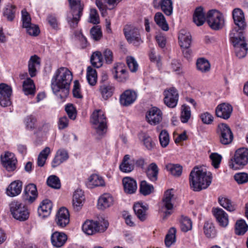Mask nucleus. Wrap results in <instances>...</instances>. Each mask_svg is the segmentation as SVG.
<instances>
[{
    "label": "nucleus",
    "instance_id": "nucleus-1",
    "mask_svg": "<svg viewBox=\"0 0 248 248\" xmlns=\"http://www.w3.org/2000/svg\"><path fill=\"white\" fill-rule=\"evenodd\" d=\"M72 79V73L68 68L62 67L58 69L51 80L53 93L61 99L66 98L69 93L70 85Z\"/></svg>",
    "mask_w": 248,
    "mask_h": 248
},
{
    "label": "nucleus",
    "instance_id": "nucleus-2",
    "mask_svg": "<svg viewBox=\"0 0 248 248\" xmlns=\"http://www.w3.org/2000/svg\"><path fill=\"white\" fill-rule=\"evenodd\" d=\"M212 182L211 173L199 168H194L189 175L190 186L195 191L207 188Z\"/></svg>",
    "mask_w": 248,
    "mask_h": 248
},
{
    "label": "nucleus",
    "instance_id": "nucleus-3",
    "mask_svg": "<svg viewBox=\"0 0 248 248\" xmlns=\"http://www.w3.org/2000/svg\"><path fill=\"white\" fill-rule=\"evenodd\" d=\"M230 35L236 56L239 58L245 57L247 53L248 47L242 31H238L237 28H234L232 30Z\"/></svg>",
    "mask_w": 248,
    "mask_h": 248
},
{
    "label": "nucleus",
    "instance_id": "nucleus-4",
    "mask_svg": "<svg viewBox=\"0 0 248 248\" xmlns=\"http://www.w3.org/2000/svg\"><path fill=\"white\" fill-rule=\"evenodd\" d=\"M70 11L67 17V21L72 28L77 27L82 15L84 5L81 0H68Z\"/></svg>",
    "mask_w": 248,
    "mask_h": 248
},
{
    "label": "nucleus",
    "instance_id": "nucleus-5",
    "mask_svg": "<svg viewBox=\"0 0 248 248\" xmlns=\"http://www.w3.org/2000/svg\"><path fill=\"white\" fill-rule=\"evenodd\" d=\"M108 225V220L101 217L98 221H86L82 225V230L88 235H93L97 233L105 232Z\"/></svg>",
    "mask_w": 248,
    "mask_h": 248
},
{
    "label": "nucleus",
    "instance_id": "nucleus-6",
    "mask_svg": "<svg viewBox=\"0 0 248 248\" xmlns=\"http://www.w3.org/2000/svg\"><path fill=\"white\" fill-rule=\"evenodd\" d=\"M91 123L95 129L96 133L100 136H103L107 132V121L104 112L101 110L94 111L91 115Z\"/></svg>",
    "mask_w": 248,
    "mask_h": 248
},
{
    "label": "nucleus",
    "instance_id": "nucleus-7",
    "mask_svg": "<svg viewBox=\"0 0 248 248\" xmlns=\"http://www.w3.org/2000/svg\"><path fill=\"white\" fill-rule=\"evenodd\" d=\"M248 163V149L241 148L237 149L229 162L231 168L236 170L243 168Z\"/></svg>",
    "mask_w": 248,
    "mask_h": 248
},
{
    "label": "nucleus",
    "instance_id": "nucleus-8",
    "mask_svg": "<svg viewBox=\"0 0 248 248\" xmlns=\"http://www.w3.org/2000/svg\"><path fill=\"white\" fill-rule=\"evenodd\" d=\"M10 211L13 217L20 221L27 220L29 217V212L27 207L22 203L14 201L9 204Z\"/></svg>",
    "mask_w": 248,
    "mask_h": 248
},
{
    "label": "nucleus",
    "instance_id": "nucleus-9",
    "mask_svg": "<svg viewBox=\"0 0 248 248\" xmlns=\"http://www.w3.org/2000/svg\"><path fill=\"white\" fill-rule=\"evenodd\" d=\"M206 20L211 28L214 30H219L224 25L223 15L216 10H211L208 12Z\"/></svg>",
    "mask_w": 248,
    "mask_h": 248
},
{
    "label": "nucleus",
    "instance_id": "nucleus-10",
    "mask_svg": "<svg viewBox=\"0 0 248 248\" xmlns=\"http://www.w3.org/2000/svg\"><path fill=\"white\" fill-rule=\"evenodd\" d=\"M124 32L129 43L138 46L142 43L139 30L136 27L126 25L124 29Z\"/></svg>",
    "mask_w": 248,
    "mask_h": 248
},
{
    "label": "nucleus",
    "instance_id": "nucleus-11",
    "mask_svg": "<svg viewBox=\"0 0 248 248\" xmlns=\"http://www.w3.org/2000/svg\"><path fill=\"white\" fill-rule=\"evenodd\" d=\"M174 197L173 189H168L165 191L164 197L162 200L161 206L160 210L164 214L163 219L167 218L172 214L173 205L172 199Z\"/></svg>",
    "mask_w": 248,
    "mask_h": 248
},
{
    "label": "nucleus",
    "instance_id": "nucleus-12",
    "mask_svg": "<svg viewBox=\"0 0 248 248\" xmlns=\"http://www.w3.org/2000/svg\"><path fill=\"white\" fill-rule=\"evenodd\" d=\"M217 133L220 142L224 145L232 143L233 139V134L229 126L225 124H219L217 127Z\"/></svg>",
    "mask_w": 248,
    "mask_h": 248
},
{
    "label": "nucleus",
    "instance_id": "nucleus-13",
    "mask_svg": "<svg viewBox=\"0 0 248 248\" xmlns=\"http://www.w3.org/2000/svg\"><path fill=\"white\" fill-rule=\"evenodd\" d=\"M12 89L11 86L5 83L0 84V105L6 107L11 105V100Z\"/></svg>",
    "mask_w": 248,
    "mask_h": 248
},
{
    "label": "nucleus",
    "instance_id": "nucleus-14",
    "mask_svg": "<svg viewBox=\"0 0 248 248\" xmlns=\"http://www.w3.org/2000/svg\"><path fill=\"white\" fill-rule=\"evenodd\" d=\"M164 102L168 107L175 108L178 103L179 94L176 89L171 88L164 92Z\"/></svg>",
    "mask_w": 248,
    "mask_h": 248
},
{
    "label": "nucleus",
    "instance_id": "nucleus-15",
    "mask_svg": "<svg viewBox=\"0 0 248 248\" xmlns=\"http://www.w3.org/2000/svg\"><path fill=\"white\" fill-rule=\"evenodd\" d=\"M146 118L150 124L156 125L162 120V113L158 108L152 107L147 111Z\"/></svg>",
    "mask_w": 248,
    "mask_h": 248
},
{
    "label": "nucleus",
    "instance_id": "nucleus-16",
    "mask_svg": "<svg viewBox=\"0 0 248 248\" xmlns=\"http://www.w3.org/2000/svg\"><path fill=\"white\" fill-rule=\"evenodd\" d=\"M153 6L156 9L160 8L167 16L172 14L173 7L171 0H154Z\"/></svg>",
    "mask_w": 248,
    "mask_h": 248
},
{
    "label": "nucleus",
    "instance_id": "nucleus-17",
    "mask_svg": "<svg viewBox=\"0 0 248 248\" xmlns=\"http://www.w3.org/2000/svg\"><path fill=\"white\" fill-rule=\"evenodd\" d=\"M232 111V106L226 103L218 105L216 108L217 116L225 120H227L230 117Z\"/></svg>",
    "mask_w": 248,
    "mask_h": 248
},
{
    "label": "nucleus",
    "instance_id": "nucleus-18",
    "mask_svg": "<svg viewBox=\"0 0 248 248\" xmlns=\"http://www.w3.org/2000/svg\"><path fill=\"white\" fill-rule=\"evenodd\" d=\"M232 17L235 25L239 28L237 30L238 31H241L244 30L246 26L244 15L242 10L239 8L234 9L232 12Z\"/></svg>",
    "mask_w": 248,
    "mask_h": 248
},
{
    "label": "nucleus",
    "instance_id": "nucleus-19",
    "mask_svg": "<svg viewBox=\"0 0 248 248\" xmlns=\"http://www.w3.org/2000/svg\"><path fill=\"white\" fill-rule=\"evenodd\" d=\"M212 212L220 226H227L229 224L228 215L223 209L219 208L213 209Z\"/></svg>",
    "mask_w": 248,
    "mask_h": 248
},
{
    "label": "nucleus",
    "instance_id": "nucleus-20",
    "mask_svg": "<svg viewBox=\"0 0 248 248\" xmlns=\"http://www.w3.org/2000/svg\"><path fill=\"white\" fill-rule=\"evenodd\" d=\"M137 97L136 92L131 90H126L120 96V103L124 106H129L135 101Z\"/></svg>",
    "mask_w": 248,
    "mask_h": 248
},
{
    "label": "nucleus",
    "instance_id": "nucleus-21",
    "mask_svg": "<svg viewBox=\"0 0 248 248\" xmlns=\"http://www.w3.org/2000/svg\"><path fill=\"white\" fill-rule=\"evenodd\" d=\"M56 220L58 226L65 227L69 223V213L65 207L61 208L56 215Z\"/></svg>",
    "mask_w": 248,
    "mask_h": 248
},
{
    "label": "nucleus",
    "instance_id": "nucleus-22",
    "mask_svg": "<svg viewBox=\"0 0 248 248\" xmlns=\"http://www.w3.org/2000/svg\"><path fill=\"white\" fill-rule=\"evenodd\" d=\"M85 201L83 192L81 189H77L73 196L72 205L75 211H79L82 208Z\"/></svg>",
    "mask_w": 248,
    "mask_h": 248
},
{
    "label": "nucleus",
    "instance_id": "nucleus-23",
    "mask_svg": "<svg viewBox=\"0 0 248 248\" xmlns=\"http://www.w3.org/2000/svg\"><path fill=\"white\" fill-rule=\"evenodd\" d=\"M67 235L62 232H55L51 235V242L53 247L61 248L66 243Z\"/></svg>",
    "mask_w": 248,
    "mask_h": 248
},
{
    "label": "nucleus",
    "instance_id": "nucleus-24",
    "mask_svg": "<svg viewBox=\"0 0 248 248\" xmlns=\"http://www.w3.org/2000/svg\"><path fill=\"white\" fill-rule=\"evenodd\" d=\"M135 167V159L131 158L129 155H126L124 156L122 163L119 166L120 170L125 173L132 171Z\"/></svg>",
    "mask_w": 248,
    "mask_h": 248
},
{
    "label": "nucleus",
    "instance_id": "nucleus-25",
    "mask_svg": "<svg viewBox=\"0 0 248 248\" xmlns=\"http://www.w3.org/2000/svg\"><path fill=\"white\" fill-rule=\"evenodd\" d=\"M1 161L3 166L8 171L14 170L16 168V159L13 154L10 153H6L4 156L1 158Z\"/></svg>",
    "mask_w": 248,
    "mask_h": 248
},
{
    "label": "nucleus",
    "instance_id": "nucleus-26",
    "mask_svg": "<svg viewBox=\"0 0 248 248\" xmlns=\"http://www.w3.org/2000/svg\"><path fill=\"white\" fill-rule=\"evenodd\" d=\"M113 202V198L110 194L104 193L98 200V208L101 210H104L112 205Z\"/></svg>",
    "mask_w": 248,
    "mask_h": 248
},
{
    "label": "nucleus",
    "instance_id": "nucleus-27",
    "mask_svg": "<svg viewBox=\"0 0 248 248\" xmlns=\"http://www.w3.org/2000/svg\"><path fill=\"white\" fill-rule=\"evenodd\" d=\"M24 199L26 201L31 203L34 201L37 196V190L36 185L30 184L27 185L24 189Z\"/></svg>",
    "mask_w": 248,
    "mask_h": 248
},
{
    "label": "nucleus",
    "instance_id": "nucleus-28",
    "mask_svg": "<svg viewBox=\"0 0 248 248\" xmlns=\"http://www.w3.org/2000/svg\"><path fill=\"white\" fill-rule=\"evenodd\" d=\"M68 158L69 155L66 150L63 149H60L58 150L52 161V167H57L62 162L67 160Z\"/></svg>",
    "mask_w": 248,
    "mask_h": 248
},
{
    "label": "nucleus",
    "instance_id": "nucleus-29",
    "mask_svg": "<svg viewBox=\"0 0 248 248\" xmlns=\"http://www.w3.org/2000/svg\"><path fill=\"white\" fill-rule=\"evenodd\" d=\"M134 212L137 217L141 221L145 220L147 218V211L148 209L147 205H144L142 203L138 202L133 206Z\"/></svg>",
    "mask_w": 248,
    "mask_h": 248
},
{
    "label": "nucleus",
    "instance_id": "nucleus-30",
    "mask_svg": "<svg viewBox=\"0 0 248 248\" xmlns=\"http://www.w3.org/2000/svg\"><path fill=\"white\" fill-rule=\"evenodd\" d=\"M123 64L121 63L116 64L114 67L115 70L114 77L119 82H125L128 77L127 71L123 68Z\"/></svg>",
    "mask_w": 248,
    "mask_h": 248
},
{
    "label": "nucleus",
    "instance_id": "nucleus-31",
    "mask_svg": "<svg viewBox=\"0 0 248 248\" xmlns=\"http://www.w3.org/2000/svg\"><path fill=\"white\" fill-rule=\"evenodd\" d=\"M22 183L20 181H15L12 182L7 188V194L11 197H15L19 195L22 190Z\"/></svg>",
    "mask_w": 248,
    "mask_h": 248
},
{
    "label": "nucleus",
    "instance_id": "nucleus-32",
    "mask_svg": "<svg viewBox=\"0 0 248 248\" xmlns=\"http://www.w3.org/2000/svg\"><path fill=\"white\" fill-rule=\"evenodd\" d=\"M124 190L128 194H133L137 189L136 181L130 177H124L123 179Z\"/></svg>",
    "mask_w": 248,
    "mask_h": 248
},
{
    "label": "nucleus",
    "instance_id": "nucleus-33",
    "mask_svg": "<svg viewBox=\"0 0 248 248\" xmlns=\"http://www.w3.org/2000/svg\"><path fill=\"white\" fill-rule=\"evenodd\" d=\"M52 203L48 200H44L38 209L39 216L45 217L48 216L51 211Z\"/></svg>",
    "mask_w": 248,
    "mask_h": 248
},
{
    "label": "nucleus",
    "instance_id": "nucleus-34",
    "mask_svg": "<svg viewBox=\"0 0 248 248\" xmlns=\"http://www.w3.org/2000/svg\"><path fill=\"white\" fill-rule=\"evenodd\" d=\"M178 39L181 47H189L191 42V36L190 33L185 30L180 31Z\"/></svg>",
    "mask_w": 248,
    "mask_h": 248
},
{
    "label": "nucleus",
    "instance_id": "nucleus-35",
    "mask_svg": "<svg viewBox=\"0 0 248 248\" xmlns=\"http://www.w3.org/2000/svg\"><path fill=\"white\" fill-rule=\"evenodd\" d=\"M206 19V17H205L203 8L201 6L197 7L193 14V22L198 26H200L203 24Z\"/></svg>",
    "mask_w": 248,
    "mask_h": 248
},
{
    "label": "nucleus",
    "instance_id": "nucleus-36",
    "mask_svg": "<svg viewBox=\"0 0 248 248\" xmlns=\"http://www.w3.org/2000/svg\"><path fill=\"white\" fill-rule=\"evenodd\" d=\"M40 64V58L34 55L31 57L28 62L29 73L31 77L36 75V67Z\"/></svg>",
    "mask_w": 248,
    "mask_h": 248
},
{
    "label": "nucleus",
    "instance_id": "nucleus-37",
    "mask_svg": "<svg viewBox=\"0 0 248 248\" xmlns=\"http://www.w3.org/2000/svg\"><path fill=\"white\" fill-rule=\"evenodd\" d=\"M88 186L92 188L95 186H105V182L102 177L97 174H92L88 178Z\"/></svg>",
    "mask_w": 248,
    "mask_h": 248
},
{
    "label": "nucleus",
    "instance_id": "nucleus-38",
    "mask_svg": "<svg viewBox=\"0 0 248 248\" xmlns=\"http://www.w3.org/2000/svg\"><path fill=\"white\" fill-rule=\"evenodd\" d=\"M197 69L202 73H207L210 70L211 65L209 62L204 58L197 59L196 62Z\"/></svg>",
    "mask_w": 248,
    "mask_h": 248
},
{
    "label": "nucleus",
    "instance_id": "nucleus-39",
    "mask_svg": "<svg viewBox=\"0 0 248 248\" xmlns=\"http://www.w3.org/2000/svg\"><path fill=\"white\" fill-rule=\"evenodd\" d=\"M159 169L155 163H151L147 170V175L148 178L152 182H155L157 180V176Z\"/></svg>",
    "mask_w": 248,
    "mask_h": 248
},
{
    "label": "nucleus",
    "instance_id": "nucleus-40",
    "mask_svg": "<svg viewBox=\"0 0 248 248\" xmlns=\"http://www.w3.org/2000/svg\"><path fill=\"white\" fill-rule=\"evenodd\" d=\"M154 19L156 24L162 30L164 31H167L169 30V25L167 23L164 16L161 13H156Z\"/></svg>",
    "mask_w": 248,
    "mask_h": 248
},
{
    "label": "nucleus",
    "instance_id": "nucleus-41",
    "mask_svg": "<svg viewBox=\"0 0 248 248\" xmlns=\"http://www.w3.org/2000/svg\"><path fill=\"white\" fill-rule=\"evenodd\" d=\"M23 91L26 95H34L35 93V85L33 80L28 78L23 83Z\"/></svg>",
    "mask_w": 248,
    "mask_h": 248
},
{
    "label": "nucleus",
    "instance_id": "nucleus-42",
    "mask_svg": "<svg viewBox=\"0 0 248 248\" xmlns=\"http://www.w3.org/2000/svg\"><path fill=\"white\" fill-rule=\"evenodd\" d=\"M203 232L207 238H214L216 234V232L213 223L209 221L204 222L203 227Z\"/></svg>",
    "mask_w": 248,
    "mask_h": 248
},
{
    "label": "nucleus",
    "instance_id": "nucleus-43",
    "mask_svg": "<svg viewBox=\"0 0 248 248\" xmlns=\"http://www.w3.org/2000/svg\"><path fill=\"white\" fill-rule=\"evenodd\" d=\"M91 62L94 67L99 68L102 66L103 63L102 53L100 51L94 52L91 57Z\"/></svg>",
    "mask_w": 248,
    "mask_h": 248
},
{
    "label": "nucleus",
    "instance_id": "nucleus-44",
    "mask_svg": "<svg viewBox=\"0 0 248 248\" xmlns=\"http://www.w3.org/2000/svg\"><path fill=\"white\" fill-rule=\"evenodd\" d=\"M218 202L220 205L230 212L234 211L236 209V204L228 198H219Z\"/></svg>",
    "mask_w": 248,
    "mask_h": 248
},
{
    "label": "nucleus",
    "instance_id": "nucleus-45",
    "mask_svg": "<svg viewBox=\"0 0 248 248\" xmlns=\"http://www.w3.org/2000/svg\"><path fill=\"white\" fill-rule=\"evenodd\" d=\"M176 230L175 228L172 227L169 230L165 239V243L167 247H170L172 244L175 243L176 241Z\"/></svg>",
    "mask_w": 248,
    "mask_h": 248
},
{
    "label": "nucleus",
    "instance_id": "nucleus-46",
    "mask_svg": "<svg viewBox=\"0 0 248 248\" xmlns=\"http://www.w3.org/2000/svg\"><path fill=\"white\" fill-rule=\"evenodd\" d=\"M166 169L172 175L175 177L180 176L182 172V167L177 164H168L166 166Z\"/></svg>",
    "mask_w": 248,
    "mask_h": 248
},
{
    "label": "nucleus",
    "instance_id": "nucleus-47",
    "mask_svg": "<svg viewBox=\"0 0 248 248\" xmlns=\"http://www.w3.org/2000/svg\"><path fill=\"white\" fill-rule=\"evenodd\" d=\"M140 191L141 194L147 196L154 192V187L153 185L148 184L146 181H142L140 182Z\"/></svg>",
    "mask_w": 248,
    "mask_h": 248
},
{
    "label": "nucleus",
    "instance_id": "nucleus-48",
    "mask_svg": "<svg viewBox=\"0 0 248 248\" xmlns=\"http://www.w3.org/2000/svg\"><path fill=\"white\" fill-rule=\"evenodd\" d=\"M87 79L91 86L95 85L97 82V73L91 66H88L87 69Z\"/></svg>",
    "mask_w": 248,
    "mask_h": 248
},
{
    "label": "nucleus",
    "instance_id": "nucleus-49",
    "mask_svg": "<svg viewBox=\"0 0 248 248\" xmlns=\"http://www.w3.org/2000/svg\"><path fill=\"white\" fill-rule=\"evenodd\" d=\"M248 230V225L242 219L238 220L235 225V233L237 235H243Z\"/></svg>",
    "mask_w": 248,
    "mask_h": 248
},
{
    "label": "nucleus",
    "instance_id": "nucleus-50",
    "mask_svg": "<svg viewBox=\"0 0 248 248\" xmlns=\"http://www.w3.org/2000/svg\"><path fill=\"white\" fill-rule=\"evenodd\" d=\"M113 91L114 87L110 85H103L100 87V91L102 97L105 99H107L108 98L111 96Z\"/></svg>",
    "mask_w": 248,
    "mask_h": 248
},
{
    "label": "nucleus",
    "instance_id": "nucleus-51",
    "mask_svg": "<svg viewBox=\"0 0 248 248\" xmlns=\"http://www.w3.org/2000/svg\"><path fill=\"white\" fill-rule=\"evenodd\" d=\"M46 183L49 186L56 189H60L61 186L60 179L54 175H50L48 177Z\"/></svg>",
    "mask_w": 248,
    "mask_h": 248
},
{
    "label": "nucleus",
    "instance_id": "nucleus-52",
    "mask_svg": "<svg viewBox=\"0 0 248 248\" xmlns=\"http://www.w3.org/2000/svg\"><path fill=\"white\" fill-rule=\"evenodd\" d=\"M191 116V111L190 108L186 105H183L181 107V113L180 119L181 122L186 123L188 122Z\"/></svg>",
    "mask_w": 248,
    "mask_h": 248
},
{
    "label": "nucleus",
    "instance_id": "nucleus-53",
    "mask_svg": "<svg viewBox=\"0 0 248 248\" xmlns=\"http://www.w3.org/2000/svg\"><path fill=\"white\" fill-rule=\"evenodd\" d=\"M16 6L14 5H7L3 12V15L9 21H12L15 18Z\"/></svg>",
    "mask_w": 248,
    "mask_h": 248
},
{
    "label": "nucleus",
    "instance_id": "nucleus-54",
    "mask_svg": "<svg viewBox=\"0 0 248 248\" xmlns=\"http://www.w3.org/2000/svg\"><path fill=\"white\" fill-rule=\"evenodd\" d=\"M192 222L191 220L187 217H182L181 223V228L183 232H186L191 230Z\"/></svg>",
    "mask_w": 248,
    "mask_h": 248
},
{
    "label": "nucleus",
    "instance_id": "nucleus-55",
    "mask_svg": "<svg viewBox=\"0 0 248 248\" xmlns=\"http://www.w3.org/2000/svg\"><path fill=\"white\" fill-rule=\"evenodd\" d=\"M159 141L161 146L163 148L166 147L170 142V137L168 132L165 130H162L159 136Z\"/></svg>",
    "mask_w": 248,
    "mask_h": 248
},
{
    "label": "nucleus",
    "instance_id": "nucleus-56",
    "mask_svg": "<svg viewBox=\"0 0 248 248\" xmlns=\"http://www.w3.org/2000/svg\"><path fill=\"white\" fill-rule=\"evenodd\" d=\"M126 60L127 65L130 71L132 72H136L139 65L135 58L132 56H127Z\"/></svg>",
    "mask_w": 248,
    "mask_h": 248
},
{
    "label": "nucleus",
    "instance_id": "nucleus-57",
    "mask_svg": "<svg viewBox=\"0 0 248 248\" xmlns=\"http://www.w3.org/2000/svg\"><path fill=\"white\" fill-rule=\"evenodd\" d=\"M65 110L66 112L68 117L74 120L77 117V110L76 108L72 104H68L65 106Z\"/></svg>",
    "mask_w": 248,
    "mask_h": 248
},
{
    "label": "nucleus",
    "instance_id": "nucleus-58",
    "mask_svg": "<svg viewBox=\"0 0 248 248\" xmlns=\"http://www.w3.org/2000/svg\"><path fill=\"white\" fill-rule=\"evenodd\" d=\"M210 158L212 161V165L215 169H217L222 159L221 155L217 153H212L210 155Z\"/></svg>",
    "mask_w": 248,
    "mask_h": 248
},
{
    "label": "nucleus",
    "instance_id": "nucleus-59",
    "mask_svg": "<svg viewBox=\"0 0 248 248\" xmlns=\"http://www.w3.org/2000/svg\"><path fill=\"white\" fill-rule=\"evenodd\" d=\"M89 21L93 24H97L99 23V16L96 9H91Z\"/></svg>",
    "mask_w": 248,
    "mask_h": 248
},
{
    "label": "nucleus",
    "instance_id": "nucleus-60",
    "mask_svg": "<svg viewBox=\"0 0 248 248\" xmlns=\"http://www.w3.org/2000/svg\"><path fill=\"white\" fill-rule=\"evenodd\" d=\"M234 178L239 184H242L248 182V174L242 172L234 175Z\"/></svg>",
    "mask_w": 248,
    "mask_h": 248
},
{
    "label": "nucleus",
    "instance_id": "nucleus-61",
    "mask_svg": "<svg viewBox=\"0 0 248 248\" xmlns=\"http://www.w3.org/2000/svg\"><path fill=\"white\" fill-rule=\"evenodd\" d=\"M103 56L106 63L109 64L113 62V53L110 49L108 48L105 49L103 53Z\"/></svg>",
    "mask_w": 248,
    "mask_h": 248
},
{
    "label": "nucleus",
    "instance_id": "nucleus-62",
    "mask_svg": "<svg viewBox=\"0 0 248 248\" xmlns=\"http://www.w3.org/2000/svg\"><path fill=\"white\" fill-rule=\"evenodd\" d=\"M90 34L92 38L95 41L99 40L102 37L101 29L98 26L93 27L91 29Z\"/></svg>",
    "mask_w": 248,
    "mask_h": 248
},
{
    "label": "nucleus",
    "instance_id": "nucleus-63",
    "mask_svg": "<svg viewBox=\"0 0 248 248\" xmlns=\"http://www.w3.org/2000/svg\"><path fill=\"white\" fill-rule=\"evenodd\" d=\"M200 118L202 122L206 124H210L213 122L214 117L209 112H205L200 115Z\"/></svg>",
    "mask_w": 248,
    "mask_h": 248
},
{
    "label": "nucleus",
    "instance_id": "nucleus-64",
    "mask_svg": "<svg viewBox=\"0 0 248 248\" xmlns=\"http://www.w3.org/2000/svg\"><path fill=\"white\" fill-rule=\"evenodd\" d=\"M25 28L26 29L27 32L30 35L36 36L40 33L38 26L33 24H31V26H28Z\"/></svg>",
    "mask_w": 248,
    "mask_h": 248
}]
</instances>
